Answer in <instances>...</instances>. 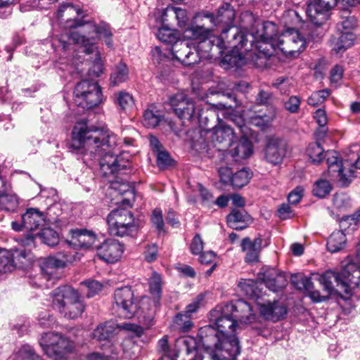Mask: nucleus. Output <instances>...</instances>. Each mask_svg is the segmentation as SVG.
I'll list each match as a JSON object with an SVG mask.
<instances>
[{"mask_svg":"<svg viewBox=\"0 0 360 360\" xmlns=\"http://www.w3.org/2000/svg\"><path fill=\"white\" fill-rule=\"evenodd\" d=\"M121 144V140L108 130L89 127L86 122H78L72 129L69 148L80 155L86 165L98 162L105 173L118 174L130 168L129 162L117 157Z\"/></svg>","mask_w":360,"mask_h":360,"instance_id":"f257e3e1","label":"nucleus"},{"mask_svg":"<svg viewBox=\"0 0 360 360\" xmlns=\"http://www.w3.org/2000/svg\"><path fill=\"white\" fill-rule=\"evenodd\" d=\"M82 11L72 4H63L57 10L56 16L57 19L63 22L65 28L81 27L79 31H65L59 36L56 35L53 38V43L58 41L60 43L63 49H68L70 42L78 45L84 49L86 54L94 53V75L98 77L102 72V63L100 53L96 46L98 38L103 37L105 44L112 48L113 42L112 39V32L108 24L101 22L96 25L92 22H85L83 20L79 19Z\"/></svg>","mask_w":360,"mask_h":360,"instance_id":"f03ea898","label":"nucleus"},{"mask_svg":"<svg viewBox=\"0 0 360 360\" xmlns=\"http://www.w3.org/2000/svg\"><path fill=\"white\" fill-rule=\"evenodd\" d=\"M291 281L297 289L307 292L314 302H321L328 299L333 293V282L336 283L338 288L347 294L358 288L360 285V266L354 263H349L340 273L326 271L319 278L320 283L323 286V295L314 290V284L309 277L293 276Z\"/></svg>","mask_w":360,"mask_h":360,"instance_id":"7ed1b4c3","label":"nucleus"},{"mask_svg":"<svg viewBox=\"0 0 360 360\" xmlns=\"http://www.w3.org/2000/svg\"><path fill=\"white\" fill-rule=\"evenodd\" d=\"M199 342L206 352L198 360H235L240 353V347L233 342H224L210 327H202L198 334Z\"/></svg>","mask_w":360,"mask_h":360,"instance_id":"20e7f679","label":"nucleus"},{"mask_svg":"<svg viewBox=\"0 0 360 360\" xmlns=\"http://www.w3.org/2000/svg\"><path fill=\"white\" fill-rule=\"evenodd\" d=\"M251 51H257L255 53L258 59L266 58L272 55L276 49L277 42L278 27L270 21L264 22L254 25L249 32Z\"/></svg>","mask_w":360,"mask_h":360,"instance_id":"39448f33","label":"nucleus"},{"mask_svg":"<svg viewBox=\"0 0 360 360\" xmlns=\"http://www.w3.org/2000/svg\"><path fill=\"white\" fill-rule=\"evenodd\" d=\"M53 305L68 319L78 318L84 310L79 292L69 285L57 288L53 292Z\"/></svg>","mask_w":360,"mask_h":360,"instance_id":"423d86ee","label":"nucleus"},{"mask_svg":"<svg viewBox=\"0 0 360 360\" xmlns=\"http://www.w3.org/2000/svg\"><path fill=\"white\" fill-rule=\"evenodd\" d=\"M225 304L217 306L210 312V321L214 326L208 325L205 327H210L217 332V336L220 341L224 342H233L239 345L238 338L236 337V332L239 326L232 316V312L224 313Z\"/></svg>","mask_w":360,"mask_h":360,"instance_id":"0eeeda50","label":"nucleus"},{"mask_svg":"<svg viewBox=\"0 0 360 360\" xmlns=\"http://www.w3.org/2000/svg\"><path fill=\"white\" fill-rule=\"evenodd\" d=\"M74 102L84 109H91L102 101V91L96 82L84 79L78 82L74 90Z\"/></svg>","mask_w":360,"mask_h":360,"instance_id":"6e6552de","label":"nucleus"},{"mask_svg":"<svg viewBox=\"0 0 360 360\" xmlns=\"http://www.w3.org/2000/svg\"><path fill=\"white\" fill-rule=\"evenodd\" d=\"M39 342L44 353L55 359H62L74 348L71 341L60 333L54 332L44 333Z\"/></svg>","mask_w":360,"mask_h":360,"instance_id":"1a4fd4ad","label":"nucleus"},{"mask_svg":"<svg viewBox=\"0 0 360 360\" xmlns=\"http://www.w3.org/2000/svg\"><path fill=\"white\" fill-rule=\"evenodd\" d=\"M109 232L111 235L124 236L136 229L131 212L126 209L112 210L107 217Z\"/></svg>","mask_w":360,"mask_h":360,"instance_id":"9d476101","label":"nucleus"},{"mask_svg":"<svg viewBox=\"0 0 360 360\" xmlns=\"http://www.w3.org/2000/svg\"><path fill=\"white\" fill-rule=\"evenodd\" d=\"M226 32L227 37L223 40L224 41V50L230 49L233 52L237 53L239 56L248 52H251L250 46L249 32L242 30L239 27L229 25L224 27L221 33Z\"/></svg>","mask_w":360,"mask_h":360,"instance_id":"9b49d317","label":"nucleus"},{"mask_svg":"<svg viewBox=\"0 0 360 360\" xmlns=\"http://www.w3.org/2000/svg\"><path fill=\"white\" fill-rule=\"evenodd\" d=\"M324 158L326 159L330 176L338 179L342 186L347 185L354 177V171L348 167V157L343 160H340L336 151L328 150L325 153Z\"/></svg>","mask_w":360,"mask_h":360,"instance_id":"f8f14e48","label":"nucleus"},{"mask_svg":"<svg viewBox=\"0 0 360 360\" xmlns=\"http://www.w3.org/2000/svg\"><path fill=\"white\" fill-rule=\"evenodd\" d=\"M306 44L305 38L297 30L290 28L278 36L276 49L285 55L296 56L305 49Z\"/></svg>","mask_w":360,"mask_h":360,"instance_id":"ddd939ff","label":"nucleus"},{"mask_svg":"<svg viewBox=\"0 0 360 360\" xmlns=\"http://www.w3.org/2000/svg\"><path fill=\"white\" fill-rule=\"evenodd\" d=\"M114 304H115L119 316L123 318L131 319L138 312L139 302L135 299L131 288L128 286L115 290Z\"/></svg>","mask_w":360,"mask_h":360,"instance_id":"4468645a","label":"nucleus"},{"mask_svg":"<svg viewBox=\"0 0 360 360\" xmlns=\"http://www.w3.org/2000/svg\"><path fill=\"white\" fill-rule=\"evenodd\" d=\"M337 5H339L338 0H313L308 4L306 14L313 24L321 25L328 20L331 9Z\"/></svg>","mask_w":360,"mask_h":360,"instance_id":"2eb2a0df","label":"nucleus"},{"mask_svg":"<svg viewBox=\"0 0 360 360\" xmlns=\"http://www.w3.org/2000/svg\"><path fill=\"white\" fill-rule=\"evenodd\" d=\"M198 342L192 336L177 338L174 346V358L176 360H196Z\"/></svg>","mask_w":360,"mask_h":360,"instance_id":"dca6fc26","label":"nucleus"},{"mask_svg":"<svg viewBox=\"0 0 360 360\" xmlns=\"http://www.w3.org/2000/svg\"><path fill=\"white\" fill-rule=\"evenodd\" d=\"M172 55L184 65H191L200 60L195 47H191L187 40L180 39L172 46Z\"/></svg>","mask_w":360,"mask_h":360,"instance_id":"f3484780","label":"nucleus"},{"mask_svg":"<svg viewBox=\"0 0 360 360\" xmlns=\"http://www.w3.org/2000/svg\"><path fill=\"white\" fill-rule=\"evenodd\" d=\"M232 312L233 317L236 322L241 323H250L255 320V314L252 313L250 304L242 300H237L225 304L224 313Z\"/></svg>","mask_w":360,"mask_h":360,"instance_id":"a211bd4d","label":"nucleus"},{"mask_svg":"<svg viewBox=\"0 0 360 360\" xmlns=\"http://www.w3.org/2000/svg\"><path fill=\"white\" fill-rule=\"evenodd\" d=\"M286 155V144L285 142L275 136L267 139L264 148L265 160L274 165L281 164Z\"/></svg>","mask_w":360,"mask_h":360,"instance_id":"6ab92c4d","label":"nucleus"},{"mask_svg":"<svg viewBox=\"0 0 360 360\" xmlns=\"http://www.w3.org/2000/svg\"><path fill=\"white\" fill-rule=\"evenodd\" d=\"M175 114L180 118L190 120L193 117L195 108L193 101L188 98L184 94L179 93L169 98Z\"/></svg>","mask_w":360,"mask_h":360,"instance_id":"aec40b11","label":"nucleus"},{"mask_svg":"<svg viewBox=\"0 0 360 360\" xmlns=\"http://www.w3.org/2000/svg\"><path fill=\"white\" fill-rule=\"evenodd\" d=\"M259 278L264 282L266 288L274 292L284 288L288 283L285 275L275 268L264 267L259 273Z\"/></svg>","mask_w":360,"mask_h":360,"instance_id":"412c9836","label":"nucleus"},{"mask_svg":"<svg viewBox=\"0 0 360 360\" xmlns=\"http://www.w3.org/2000/svg\"><path fill=\"white\" fill-rule=\"evenodd\" d=\"M122 245L116 240L108 239L96 248L97 255L107 263H114L123 253Z\"/></svg>","mask_w":360,"mask_h":360,"instance_id":"4be33fe9","label":"nucleus"},{"mask_svg":"<svg viewBox=\"0 0 360 360\" xmlns=\"http://www.w3.org/2000/svg\"><path fill=\"white\" fill-rule=\"evenodd\" d=\"M19 205V200L11 186L0 177V210L15 211Z\"/></svg>","mask_w":360,"mask_h":360,"instance_id":"5701e85b","label":"nucleus"},{"mask_svg":"<svg viewBox=\"0 0 360 360\" xmlns=\"http://www.w3.org/2000/svg\"><path fill=\"white\" fill-rule=\"evenodd\" d=\"M248 136H242L238 141L229 144V153L236 162L249 158L253 152L252 144L247 139Z\"/></svg>","mask_w":360,"mask_h":360,"instance_id":"b1692460","label":"nucleus"},{"mask_svg":"<svg viewBox=\"0 0 360 360\" xmlns=\"http://www.w3.org/2000/svg\"><path fill=\"white\" fill-rule=\"evenodd\" d=\"M258 306L261 316L266 320L278 321L287 313L285 306L278 301L258 303Z\"/></svg>","mask_w":360,"mask_h":360,"instance_id":"393cba45","label":"nucleus"},{"mask_svg":"<svg viewBox=\"0 0 360 360\" xmlns=\"http://www.w3.org/2000/svg\"><path fill=\"white\" fill-rule=\"evenodd\" d=\"M45 214L37 208H28L21 216V226L27 231H34L45 223Z\"/></svg>","mask_w":360,"mask_h":360,"instance_id":"a878e982","label":"nucleus"},{"mask_svg":"<svg viewBox=\"0 0 360 360\" xmlns=\"http://www.w3.org/2000/svg\"><path fill=\"white\" fill-rule=\"evenodd\" d=\"M262 244V240L261 238H256L253 240L248 237L243 239L241 249L245 253V262L252 264L259 261Z\"/></svg>","mask_w":360,"mask_h":360,"instance_id":"bb28decb","label":"nucleus"},{"mask_svg":"<svg viewBox=\"0 0 360 360\" xmlns=\"http://www.w3.org/2000/svg\"><path fill=\"white\" fill-rule=\"evenodd\" d=\"M60 254L58 257H47L41 266V276L46 279H49L55 274L56 269L65 266L68 262L71 261V258L66 254H64L60 258Z\"/></svg>","mask_w":360,"mask_h":360,"instance_id":"cd10ccee","label":"nucleus"},{"mask_svg":"<svg viewBox=\"0 0 360 360\" xmlns=\"http://www.w3.org/2000/svg\"><path fill=\"white\" fill-rule=\"evenodd\" d=\"M226 34H228L226 32H224L219 37L213 36L211 37L210 36L208 38L200 40L195 49L198 54L200 55V52L208 53L211 52L213 49L218 51L219 53H222L223 49H224L225 46L223 40L227 37ZM198 56L200 58V56ZM201 57H202V56H201ZM203 57H206V56H203Z\"/></svg>","mask_w":360,"mask_h":360,"instance_id":"c85d7f7f","label":"nucleus"},{"mask_svg":"<svg viewBox=\"0 0 360 360\" xmlns=\"http://www.w3.org/2000/svg\"><path fill=\"white\" fill-rule=\"evenodd\" d=\"M157 303L156 300L150 302L147 300H143L141 305L138 304V312L135 316H137L140 321L148 328L153 324Z\"/></svg>","mask_w":360,"mask_h":360,"instance_id":"c756f323","label":"nucleus"},{"mask_svg":"<svg viewBox=\"0 0 360 360\" xmlns=\"http://www.w3.org/2000/svg\"><path fill=\"white\" fill-rule=\"evenodd\" d=\"M72 243L82 248H89L96 242L95 233L84 229H75L70 231Z\"/></svg>","mask_w":360,"mask_h":360,"instance_id":"7c9ffc66","label":"nucleus"},{"mask_svg":"<svg viewBox=\"0 0 360 360\" xmlns=\"http://www.w3.org/2000/svg\"><path fill=\"white\" fill-rule=\"evenodd\" d=\"M226 219L229 226L233 229L243 230L247 227L251 219L244 210L233 209Z\"/></svg>","mask_w":360,"mask_h":360,"instance_id":"2f4dec72","label":"nucleus"},{"mask_svg":"<svg viewBox=\"0 0 360 360\" xmlns=\"http://www.w3.org/2000/svg\"><path fill=\"white\" fill-rule=\"evenodd\" d=\"M276 117V112L274 110H269L266 112L259 111L248 116L249 122L257 127L264 129L271 125Z\"/></svg>","mask_w":360,"mask_h":360,"instance_id":"473e14b6","label":"nucleus"},{"mask_svg":"<svg viewBox=\"0 0 360 360\" xmlns=\"http://www.w3.org/2000/svg\"><path fill=\"white\" fill-rule=\"evenodd\" d=\"M111 99L120 112H127L134 104L132 96L125 91L115 93Z\"/></svg>","mask_w":360,"mask_h":360,"instance_id":"72a5a7b5","label":"nucleus"},{"mask_svg":"<svg viewBox=\"0 0 360 360\" xmlns=\"http://www.w3.org/2000/svg\"><path fill=\"white\" fill-rule=\"evenodd\" d=\"M215 18L217 26L222 24L226 27L232 25L235 19V10L229 3L224 4L217 11Z\"/></svg>","mask_w":360,"mask_h":360,"instance_id":"f704fd0d","label":"nucleus"},{"mask_svg":"<svg viewBox=\"0 0 360 360\" xmlns=\"http://www.w3.org/2000/svg\"><path fill=\"white\" fill-rule=\"evenodd\" d=\"M234 137L233 129L223 123L213 127L212 141L219 143L232 141Z\"/></svg>","mask_w":360,"mask_h":360,"instance_id":"c9c22d12","label":"nucleus"},{"mask_svg":"<svg viewBox=\"0 0 360 360\" xmlns=\"http://www.w3.org/2000/svg\"><path fill=\"white\" fill-rule=\"evenodd\" d=\"M354 34L351 31H342L339 37L333 41L332 51L337 54L343 53L354 44Z\"/></svg>","mask_w":360,"mask_h":360,"instance_id":"e433bc0d","label":"nucleus"},{"mask_svg":"<svg viewBox=\"0 0 360 360\" xmlns=\"http://www.w3.org/2000/svg\"><path fill=\"white\" fill-rule=\"evenodd\" d=\"M162 17L163 22L167 21V17L174 18L176 20L177 25L179 27H185L188 20L186 11L174 6L167 7L163 11Z\"/></svg>","mask_w":360,"mask_h":360,"instance_id":"4c0bfd02","label":"nucleus"},{"mask_svg":"<svg viewBox=\"0 0 360 360\" xmlns=\"http://www.w3.org/2000/svg\"><path fill=\"white\" fill-rule=\"evenodd\" d=\"M346 243L347 238L343 231H334L327 240V249L330 252H337L342 250L345 247Z\"/></svg>","mask_w":360,"mask_h":360,"instance_id":"58836bf2","label":"nucleus"},{"mask_svg":"<svg viewBox=\"0 0 360 360\" xmlns=\"http://www.w3.org/2000/svg\"><path fill=\"white\" fill-rule=\"evenodd\" d=\"M238 287L244 294L252 300H257L261 294L257 281L252 279H240L238 283Z\"/></svg>","mask_w":360,"mask_h":360,"instance_id":"ea45409f","label":"nucleus"},{"mask_svg":"<svg viewBox=\"0 0 360 360\" xmlns=\"http://www.w3.org/2000/svg\"><path fill=\"white\" fill-rule=\"evenodd\" d=\"M129 79V69L127 66L122 63L117 64L112 70L110 84L111 86H115L125 82Z\"/></svg>","mask_w":360,"mask_h":360,"instance_id":"a19ab883","label":"nucleus"},{"mask_svg":"<svg viewBox=\"0 0 360 360\" xmlns=\"http://www.w3.org/2000/svg\"><path fill=\"white\" fill-rule=\"evenodd\" d=\"M162 115L154 105H150L143 112L142 122L147 128H155L160 122Z\"/></svg>","mask_w":360,"mask_h":360,"instance_id":"79ce46f5","label":"nucleus"},{"mask_svg":"<svg viewBox=\"0 0 360 360\" xmlns=\"http://www.w3.org/2000/svg\"><path fill=\"white\" fill-rule=\"evenodd\" d=\"M184 36L191 39H200L208 38L211 36L210 28L201 27L195 21L184 30Z\"/></svg>","mask_w":360,"mask_h":360,"instance_id":"37998d69","label":"nucleus"},{"mask_svg":"<svg viewBox=\"0 0 360 360\" xmlns=\"http://www.w3.org/2000/svg\"><path fill=\"white\" fill-rule=\"evenodd\" d=\"M115 327L112 323L101 324L94 330L91 337L98 341L108 340L113 334Z\"/></svg>","mask_w":360,"mask_h":360,"instance_id":"c03bdc74","label":"nucleus"},{"mask_svg":"<svg viewBox=\"0 0 360 360\" xmlns=\"http://www.w3.org/2000/svg\"><path fill=\"white\" fill-rule=\"evenodd\" d=\"M11 260L13 264V269L15 266L24 267L31 260V254L25 249H16L11 252Z\"/></svg>","mask_w":360,"mask_h":360,"instance_id":"a18cd8bd","label":"nucleus"},{"mask_svg":"<svg viewBox=\"0 0 360 360\" xmlns=\"http://www.w3.org/2000/svg\"><path fill=\"white\" fill-rule=\"evenodd\" d=\"M156 36L160 41L163 43L171 44L172 46L179 39L178 33L174 30L167 27L159 28Z\"/></svg>","mask_w":360,"mask_h":360,"instance_id":"49530a36","label":"nucleus"},{"mask_svg":"<svg viewBox=\"0 0 360 360\" xmlns=\"http://www.w3.org/2000/svg\"><path fill=\"white\" fill-rule=\"evenodd\" d=\"M252 177V173L249 169L243 168L232 176L231 186L236 188H240L245 186Z\"/></svg>","mask_w":360,"mask_h":360,"instance_id":"de8ad7c7","label":"nucleus"},{"mask_svg":"<svg viewBox=\"0 0 360 360\" xmlns=\"http://www.w3.org/2000/svg\"><path fill=\"white\" fill-rule=\"evenodd\" d=\"M13 360H42L33 347L25 345L22 346L18 351L13 355Z\"/></svg>","mask_w":360,"mask_h":360,"instance_id":"09e8293b","label":"nucleus"},{"mask_svg":"<svg viewBox=\"0 0 360 360\" xmlns=\"http://www.w3.org/2000/svg\"><path fill=\"white\" fill-rule=\"evenodd\" d=\"M307 155L313 163H319L323 160L324 150L317 142L309 144L306 150Z\"/></svg>","mask_w":360,"mask_h":360,"instance_id":"8fccbe9b","label":"nucleus"},{"mask_svg":"<svg viewBox=\"0 0 360 360\" xmlns=\"http://www.w3.org/2000/svg\"><path fill=\"white\" fill-rule=\"evenodd\" d=\"M194 21L201 27L210 28V32L214 27H217L214 16L210 12L198 13L194 18Z\"/></svg>","mask_w":360,"mask_h":360,"instance_id":"3c124183","label":"nucleus"},{"mask_svg":"<svg viewBox=\"0 0 360 360\" xmlns=\"http://www.w3.org/2000/svg\"><path fill=\"white\" fill-rule=\"evenodd\" d=\"M348 157V167L354 171V168L360 169V146L359 144H353L345 152Z\"/></svg>","mask_w":360,"mask_h":360,"instance_id":"603ef678","label":"nucleus"},{"mask_svg":"<svg viewBox=\"0 0 360 360\" xmlns=\"http://www.w3.org/2000/svg\"><path fill=\"white\" fill-rule=\"evenodd\" d=\"M174 327L181 332H188L193 327L191 317L184 313H179L175 316L173 320Z\"/></svg>","mask_w":360,"mask_h":360,"instance_id":"864d4df0","label":"nucleus"},{"mask_svg":"<svg viewBox=\"0 0 360 360\" xmlns=\"http://www.w3.org/2000/svg\"><path fill=\"white\" fill-rule=\"evenodd\" d=\"M225 117L235 124L242 134V136H248L250 134V129L247 126L243 115L236 112H232L227 116L225 115Z\"/></svg>","mask_w":360,"mask_h":360,"instance_id":"5fc2aeb1","label":"nucleus"},{"mask_svg":"<svg viewBox=\"0 0 360 360\" xmlns=\"http://www.w3.org/2000/svg\"><path fill=\"white\" fill-rule=\"evenodd\" d=\"M37 236L45 244L49 246H54L58 244L59 238L58 235L53 229L46 228L42 229Z\"/></svg>","mask_w":360,"mask_h":360,"instance_id":"6e6d98bb","label":"nucleus"},{"mask_svg":"<svg viewBox=\"0 0 360 360\" xmlns=\"http://www.w3.org/2000/svg\"><path fill=\"white\" fill-rule=\"evenodd\" d=\"M13 270V264L11 260V252L0 248V274L11 272Z\"/></svg>","mask_w":360,"mask_h":360,"instance_id":"4d7b16f0","label":"nucleus"},{"mask_svg":"<svg viewBox=\"0 0 360 360\" xmlns=\"http://www.w3.org/2000/svg\"><path fill=\"white\" fill-rule=\"evenodd\" d=\"M330 94V91L328 89H323L314 91L307 99V103L309 105L316 106L323 103Z\"/></svg>","mask_w":360,"mask_h":360,"instance_id":"13d9d810","label":"nucleus"},{"mask_svg":"<svg viewBox=\"0 0 360 360\" xmlns=\"http://www.w3.org/2000/svg\"><path fill=\"white\" fill-rule=\"evenodd\" d=\"M149 288L150 293L158 298L160 297L162 293V278L157 272H153L149 279Z\"/></svg>","mask_w":360,"mask_h":360,"instance_id":"bf43d9fd","label":"nucleus"},{"mask_svg":"<svg viewBox=\"0 0 360 360\" xmlns=\"http://www.w3.org/2000/svg\"><path fill=\"white\" fill-rule=\"evenodd\" d=\"M331 191V185L326 180L317 181L313 188V193L319 198H324L330 193Z\"/></svg>","mask_w":360,"mask_h":360,"instance_id":"052dcab7","label":"nucleus"},{"mask_svg":"<svg viewBox=\"0 0 360 360\" xmlns=\"http://www.w3.org/2000/svg\"><path fill=\"white\" fill-rule=\"evenodd\" d=\"M158 351L164 356H174V348H171L169 343V336L164 335L160 338L157 344Z\"/></svg>","mask_w":360,"mask_h":360,"instance_id":"680f3d73","label":"nucleus"},{"mask_svg":"<svg viewBox=\"0 0 360 360\" xmlns=\"http://www.w3.org/2000/svg\"><path fill=\"white\" fill-rule=\"evenodd\" d=\"M333 203L334 207L340 210H344L350 206L349 198L343 193H338L333 196Z\"/></svg>","mask_w":360,"mask_h":360,"instance_id":"e2e57ef3","label":"nucleus"},{"mask_svg":"<svg viewBox=\"0 0 360 360\" xmlns=\"http://www.w3.org/2000/svg\"><path fill=\"white\" fill-rule=\"evenodd\" d=\"M86 288V296L88 297H94L102 289V284L97 281H86L81 283Z\"/></svg>","mask_w":360,"mask_h":360,"instance_id":"0e129e2a","label":"nucleus"},{"mask_svg":"<svg viewBox=\"0 0 360 360\" xmlns=\"http://www.w3.org/2000/svg\"><path fill=\"white\" fill-rule=\"evenodd\" d=\"M151 221L159 233L164 231V221L162 218V210L155 208L151 215Z\"/></svg>","mask_w":360,"mask_h":360,"instance_id":"69168bd1","label":"nucleus"},{"mask_svg":"<svg viewBox=\"0 0 360 360\" xmlns=\"http://www.w3.org/2000/svg\"><path fill=\"white\" fill-rule=\"evenodd\" d=\"M300 102V98L298 96H292L284 102V108L291 113H296L299 110Z\"/></svg>","mask_w":360,"mask_h":360,"instance_id":"338daca9","label":"nucleus"},{"mask_svg":"<svg viewBox=\"0 0 360 360\" xmlns=\"http://www.w3.org/2000/svg\"><path fill=\"white\" fill-rule=\"evenodd\" d=\"M157 164L159 167L165 168L172 164V158L165 150H160L157 154Z\"/></svg>","mask_w":360,"mask_h":360,"instance_id":"774afa93","label":"nucleus"}]
</instances>
